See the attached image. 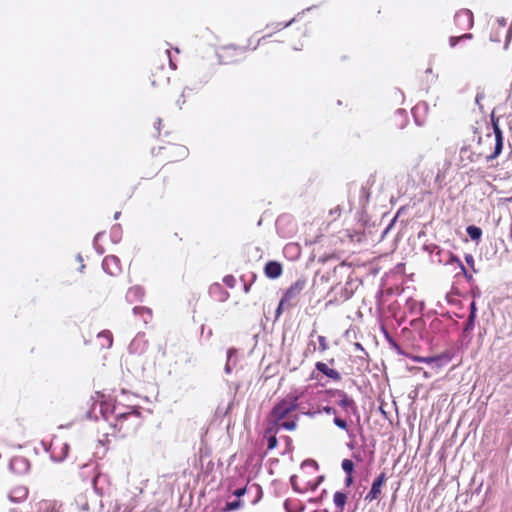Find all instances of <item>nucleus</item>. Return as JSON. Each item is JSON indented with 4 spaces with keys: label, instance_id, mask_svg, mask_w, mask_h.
Masks as SVG:
<instances>
[{
    "label": "nucleus",
    "instance_id": "nucleus-1",
    "mask_svg": "<svg viewBox=\"0 0 512 512\" xmlns=\"http://www.w3.org/2000/svg\"><path fill=\"white\" fill-rule=\"evenodd\" d=\"M308 26L306 23H298L295 20L287 23L283 29L274 33H269L261 38L248 39L246 46L240 47L234 44L220 46L217 51V59L221 65H234L245 58L248 50L262 48L266 54L272 52L277 44L288 43L294 50H301L303 40L308 36Z\"/></svg>",
    "mask_w": 512,
    "mask_h": 512
},
{
    "label": "nucleus",
    "instance_id": "nucleus-2",
    "mask_svg": "<svg viewBox=\"0 0 512 512\" xmlns=\"http://www.w3.org/2000/svg\"><path fill=\"white\" fill-rule=\"evenodd\" d=\"M143 425V416L139 407L129 406L123 412L118 413L113 423L109 425V431L104 432L100 442L109 444L112 438H125L135 434Z\"/></svg>",
    "mask_w": 512,
    "mask_h": 512
},
{
    "label": "nucleus",
    "instance_id": "nucleus-3",
    "mask_svg": "<svg viewBox=\"0 0 512 512\" xmlns=\"http://www.w3.org/2000/svg\"><path fill=\"white\" fill-rule=\"evenodd\" d=\"M188 154L189 150L186 146L172 142H167L165 145L152 149V155L165 162V164L181 161L185 159Z\"/></svg>",
    "mask_w": 512,
    "mask_h": 512
},
{
    "label": "nucleus",
    "instance_id": "nucleus-4",
    "mask_svg": "<svg viewBox=\"0 0 512 512\" xmlns=\"http://www.w3.org/2000/svg\"><path fill=\"white\" fill-rule=\"evenodd\" d=\"M298 405V396L287 395L273 406L269 415L275 422L285 423L286 420L296 415L293 413L297 410Z\"/></svg>",
    "mask_w": 512,
    "mask_h": 512
},
{
    "label": "nucleus",
    "instance_id": "nucleus-5",
    "mask_svg": "<svg viewBox=\"0 0 512 512\" xmlns=\"http://www.w3.org/2000/svg\"><path fill=\"white\" fill-rule=\"evenodd\" d=\"M306 280L304 278L297 279L292 283L284 292L281 300L282 304H287V307H294L298 304L300 295L305 289Z\"/></svg>",
    "mask_w": 512,
    "mask_h": 512
},
{
    "label": "nucleus",
    "instance_id": "nucleus-6",
    "mask_svg": "<svg viewBox=\"0 0 512 512\" xmlns=\"http://www.w3.org/2000/svg\"><path fill=\"white\" fill-rule=\"evenodd\" d=\"M321 479H322V477H319L315 481L306 479V472L304 470V465H303L300 475H293L290 478V482H291V485H292V488L294 491L299 492V493H305L309 490H315L318 487Z\"/></svg>",
    "mask_w": 512,
    "mask_h": 512
},
{
    "label": "nucleus",
    "instance_id": "nucleus-7",
    "mask_svg": "<svg viewBox=\"0 0 512 512\" xmlns=\"http://www.w3.org/2000/svg\"><path fill=\"white\" fill-rule=\"evenodd\" d=\"M298 415L293 416L286 420L285 423L275 422L274 419L268 414L266 421L267 427L265 429L264 435H277L280 429H285L287 431H294L298 426Z\"/></svg>",
    "mask_w": 512,
    "mask_h": 512
},
{
    "label": "nucleus",
    "instance_id": "nucleus-8",
    "mask_svg": "<svg viewBox=\"0 0 512 512\" xmlns=\"http://www.w3.org/2000/svg\"><path fill=\"white\" fill-rule=\"evenodd\" d=\"M125 409L121 403L113 400L111 397L100 396V412L105 419H108L111 415L118 417V413L123 412Z\"/></svg>",
    "mask_w": 512,
    "mask_h": 512
},
{
    "label": "nucleus",
    "instance_id": "nucleus-9",
    "mask_svg": "<svg viewBox=\"0 0 512 512\" xmlns=\"http://www.w3.org/2000/svg\"><path fill=\"white\" fill-rule=\"evenodd\" d=\"M387 481L385 472H381L377 478L373 481L370 491L366 494L365 500L372 502L380 498L382 494V487Z\"/></svg>",
    "mask_w": 512,
    "mask_h": 512
},
{
    "label": "nucleus",
    "instance_id": "nucleus-10",
    "mask_svg": "<svg viewBox=\"0 0 512 512\" xmlns=\"http://www.w3.org/2000/svg\"><path fill=\"white\" fill-rule=\"evenodd\" d=\"M454 23L462 30H469L473 26V14L468 9H461L454 16Z\"/></svg>",
    "mask_w": 512,
    "mask_h": 512
},
{
    "label": "nucleus",
    "instance_id": "nucleus-11",
    "mask_svg": "<svg viewBox=\"0 0 512 512\" xmlns=\"http://www.w3.org/2000/svg\"><path fill=\"white\" fill-rule=\"evenodd\" d=\"M103 269L111 276H118L122 273L120 259L114 255H107L102 262Z\"/></svg>",
    "mask_w": 512,
    "mask_h": 512
},
{
    "label": "nucleus",
    "instance_id": "nucleus-12",
    "mask_svg": "<svg viewBox=\"0 0 512 512\" xmlns=\"http://www.w3.org/2000/svg\"><path fill=\"white\" fill-rule=\"evenodd\" d=\"M413 361L418 363H426V364H432L435 363L437 367H441L444 364H447L451 360V356L449 353H442L437 356L432 357H422V356H414Z\"/></svg>",
    "mask_w": 512,
    "mask_h": 512
},
{
    "label": "nucleus",
    "instance_id": "nucleus-13",
    "mask_svg": "<svg viewBox=\"0 0 512 512\" xmlns=\"http://www.w3.org/2000/svg\"><path fill=\"white\" fill-rule=\"evenodd\" d=\"M28 488L23 484H15L8 492L10 501L14 503H21L28 497Z\"/></svg>",
    "mask_w": 512,
    "mask_h": 512
},
{
    "label": "nucleus",
    "instance_id": "nucleus-14",
    "mask_svg": "<svg viewBox=\"0 0 512 512\" xmlns=\"http://www.w3.org/2000/svg\"><path fill=\"white\" fill-rule=\"evenodd\" d=\"M493 132L495 135V148H494V152L486 157L487 161H491V160H494L495 158H497L501 154L502 149H503V139L504 138H503V132H502L501 128L495 127Z\"/></svg>",
    "mask_w": 512,
    "mask_h": 512
},
{
    "label": "nucleus",
    "instance_id": "nucleus-15",
    "mask_svg": "<svg viewBox=\"0 0 512 512\" xmlns=\"http://www.w3.org/2000/svg\"><path fill=\"white\" fill-rule=\"evenodd\" d=\"M282 272V265L277 261H269L266 263L264 267V273L270 279H276L280 277Z\"/></svg>",
    "mask_w": 512,
    "mask_h": 512
},
{
    "label": "nucleus",
    "instance_id": "nucleus-16",
    "mask_svg": "<svg viewBox=\"0 0 512 512\" xmlns=\"http://www.w3.org/2000/svg\"><path fill=\"white\" fill-rule=\"evenodd\" d=\"M315 367L318 371H320L321 373H323L325 376H327L328 378L334 380V381H339L341 379V375L340 373L335 370V369H332V368H329L327 366V364L323 363V362H317L315 364Z\"/></svg>",
    "mask_w": 512,
    "mask_h": 512
},
{
    "label": "nucleus",
    "instance_id": "nucleus-17",
    "mask_svg": "<svg viewBox=\"0 0 512 512\" xmlns=\"http://www.w3.org/2000/svg\"><path fill=\"white\" fill-rule=\"evenodd\" d=\"M338 394L340 396L338 404L346 411H352L353 413H357V406L354 400L343 391H339Z\"/></svg>",
    "mask_w": 512,
    "mask_h": 512
},
{
    "label": "nucleus",
    "instance_id": "nucleus-18",
    "mask_svg": "<svg viewBox=\"0 0 512 512\" xmlns=\"http://www.w3.org/2000/svg\"><path fill=\"white\" fill-rule=\"evenodd\" d=\"M169 83V77L166 76L163 68H157V70L151 75V84L153 86H164Z\"/></svg>",
    "mask_w": 512,
    "mask_h": 512
},
{
    "label": "nucleus",
    "instance_id": "nucleus-19",
    "mask_svg": "<svg viewBox=\"0 0 512 512\" xmlns=\"http://www.w3.org/2000/svg\"><path fill=\"white\" fill-rule=\"evenodd\" d=\"M101 348H110L113 344V335L109 330H103L97 335Z\"/></svg>",
    "mask_w": 512,
    "mask_h": 512
},
{
    "label": "nucleus",
    "instance_id": "nucleus-20",
    "mask_svg": "<svg viewBox=\"0 0 512 512\" xmlns=\"http://www.w3.org/2000/svg\"><path fill=\"white\" fill-rule=\"evenodd\" d=\"M133 312L136 316H139L140 320L144 324H147L152 320V311L149 308L137 306L133 309Z\"/></svg>",
    "mask_w": 512,
    "mask_h": 512
},
{
    "label": "nucleus",
    "instance_id": "nucleus-21",
    "mask_svg": "<svg viewBox=\"0 0 512 512\" xmlns=\"http://www.w3.org/2000/svg\"><path fill=\"white\" fill-rule=\"evenodd\" d=\"M348 496L346 493L336 491L333 495V502L337 508V512H343L347 503Z\"/></svg>",
    "mask_w": 512,
    "mask_h": 512
},
{
    "label": "nucleus",
    "instance_id": "nucleus-22",
    "mask_svg": "<svg viewBox=\"0 0 512 512\" xmlns=\"http://www.w3.org/2000/svg\"><path fill=\"white\" fill-rule=\"evenodd\" d=\"M449 263L450 264H454L455 266H457L468 280H472L473 279L472 275L468 274L465 266L463 265V263L461 262V260L458 257H456L453 254H451L450 255V259H449Z\"/></svg>",
    "mask_w": 512,
    "mask_h": 512
},
{
    "label": "nucleus",
    "instance_id": "nucleus-23",
    "mask_svg": "<svg viewBox=\"0 0 512 512\" xmlns=\"http://www.w3.org/2000/svg\"><path fill=\"white\" fill-rule=\"evenodd\" d=\"M466 232L472 240H479L482 235V230L474 225L468 226Z\"/></svg>",
    "mask_w": 512,
    "mask_h": 512
},
{
    "label": "nucleus",
    "instance_id": "nucleus-24",
    "mask_svg": "<svg viewBox=\"0 0 512 512\" xmlns=\"http://www.w3.org/2000/svg\"><path fill=\"white\" fill-rule=\"evenodd\" d=\"M472 37L473 35L471 33H464L459 36H452L449 39V43L451 47H455L460 40L471 39Z\"/></svg>",
    "mask_w": 512,
    "mask_h": 512
},
{
    "label": "nucleus",
    "instance_id": "nucleus-25",
    "mask_svg": "<svg viewBox=\"0 0 512 512\" xmlns=\"http://www.w3.org/2000/svg\"><path fill=\"white\" fill-rule=\"evenodd\" d=\"M242 506H243V502L241 500L227 502L223 511L228 512V511L237 510V509L241 508Z\"/></svg>",
    "mask_w": 512,
    "mask_h": 512
},
{
    "label": "nucleus",
    "instance_id": "nucleus-26",
    "mask_svg": "<svg viewBox=\"0 0 512 512\" xmlns=\"http://www.w3.org/2000/svg\"><path fill=\"white\" fill-rule=\"evenodd\" d=\"M341 467L346 474H353L354 464L350 459H344L342 461Z\"/></svg>",
    "mask_w": 512,
    "mask_h": 512
},
{
    "label": "nucleus",
    "instance_id": "nucleus-27",
    "mask_svg": "<svg viewBox=\"0 0 512 512\" xmlns=\"http://www.w3.org/2000/svg\"><path fill=\"white\" fill-rule=\"evenodd\" d=\"M264 437L267 439L268 450H273L277 447L278 440L275 435H264Z\"/></svg>",
    "mask_w": 512,
    "mask_h": 512
},
{
    "label": "nucleus",
    "instance_id": "nucleus-28",
    "mask_svg": "<svg viewBox=\"0 0 512 512\" xmlns=\"http://www.w3.org/2000/svg\"><path fill=\"white\" fill-rule=\"evenodd\" d=\"M318 342H319V351L320 352H325L328 348H329V344H328V341H327V338L325 336H318Z\"/></svg>",
    "mask_w": 512,
    "mask_h": 512
},
{
    "label": "nucleus",
    "instance_id": "nucleus-29",
    "mask_svg": "<svg viewBox=\"0 0 512 512\" xmlns=\"http://www.w3.org/2000/svg\"><path fill=\"white\" fill-rule=\"evenodd\" d=\"M333 422L340 429L348 431V424H347L346 420L339 418V417H335Z\"/></svg>",
    "mask_w": 512,
    "mask_h": 512
},
{
    "label": "nucleus",
    "instance_id": "nucleus-30",
    "mask_svg": "<svg viewBox=\"0 0 512 512\" xmlns=\"http://www.w3.org/2000/svg\"><path fill=\"white\" fill-rule=\"evenodd\" d=\"M223 283L229 287V288H233L235 285H236V279L233 275H226L224 278H223Z\"/></svg>",
    "mask_w": 512,
    "mask_h": 512
},
{
    "label": "nucleus",
    "instance_id": "nucleus-31",
    "mask_svg": "<svg viewBox=\"0 0 512 512\" xmlns=\"http://www.w3.org/2000/svg\"><path fill=\"white\" fill-rule=\"evenodd\" d=\"M143 295V291L139 287H132L128 290L127 296H135V297H141Z\"/></svg>",
    "mask_w": 512,
    "mask_h": 512
},
{
    "label": "nucleus",
    "instance_id": "nucleus-32",
    "mask_svg": "<svg viewBox=\"0 0 512 512\" xmlns=\"http://www.w3.org/2000/svg\"><path fill=\"white\" fill-rule=\"evenodd\" d=\"M475 319H476V317H474V314L470 313L469 316H468L466 325H465V329H464L465 331H469V330L473 329Z\"/></svg>",
    "mask_w": 512,
    "mask_h": 512
},
{
    "label": "nucleus",
    "instance_id": "nucleus-33",
    "mask_svg": "<svg viewBox=\"0 0 512 512\" xmlns=\"http://www.w3.org/2000/svg\"><path fill=\"white\" fill-rule=\"evenodd\" d=\"M290 307H287V304H282V300H280L279 305L275 311V317L278 319L280 315L282 314L284 309H289Z\"/></svg>",
    "mask_w": 512,
    "mask_h": 512
},
{
    "label": "nucleus",
    "instance_id": "nucleus-34",
    "mask_svg": "<svg viewBox=\"0 0 512 512\" xmlns=\"http://www.w3.org/2000/svg\"><path fill=\"white\" fill-rule=\"evenodd\" d=\"M330 215L334 218H338L341 215V208L339 206L330 210Z\"/></svg>",
    "mask_w": 512,
    "mask_h": 512
},
{
    "label": "nucleus",
    "instance_id": "nucleus-35",
    "mask_svg": "<svg viewBox=\"0 0 512 512\" xmlns=\"http://www.w3.org/2000/svg\"><path fill=\"white\" fill-rule=\"evenodd\" d=\"M465 261L471 268L474 269V258L471 254L465 255Z\"/></svg>",
    "mask_w": 512,
    "mask_h": 512
},
{
    "label": "nucleus",
    "instance_id": "nucleus-36",
    "mask_svg": "<svg viewBox=\"0 0 512 512\" xmlns=\"http://www.w3.org/2000/svg\"><path fill=\"white\" fill-rule=\"evenodd\" d=\"M247 492V488L244 487V488H239V489H236L234 491V495L238 498H240L241 496H243L245 493Z\"/></svg>",
    "mask_w": 512,
    "mask_h": 512
},
{
    "label": "nucleus",
    "instance_id": "nucleus-37",
    "mask_svg": "<svg viewBox=\"0 0 512 512\" xmlns=\"http://www.w3.org/2000/svg\"><path fill=\"white\" fill-rule=\"evenodd\" d=\"M323 411H324L326 414H328V415H331V414L336 415V410H335V408L330 407V406H325V407H323Z\"/></svg>",
    "mask_w": 512,
    "mask_h": 512
},
{
    "label": "nucleus",
    "instance_id": "nucleus-38",
    "mask_svg": "<svg viewBox=\"0 0 512 512\" xmlns=\"http://www.w3.org/2000/svg\"><path fill=\"white\" fill-rule=\"evenodd\" d=\"M354 479H353V475L352 474H347V477L345 479V485L347 487H349L350 485H352Z\"/></svg>",
    "mask_w": 512,
    "mask_h": 512
},
{
    "label": "nucleus",
    "instance_id": "nucleus-39",
    "mask_svg": "<svg viewBox=\"0 0 512 512\" xmlns=\"http://www.w3.org/2000/svg\"><path fill=\"white\" fill-rule=\"evenodd\" d=\"M166 54H167V57L169 58V64H170V67L175 70L177 68L176 64L172 61L171 57H170V51L169 50H166Z\"/></svg>",
    "mask_w": 512,
    "mask_h": 512
},
{
    "label": "nucleus",
    "instance_id": "nucleus-40",
    "mask_svg": "<svg viewBox=\"0 0 512 512\" xmlns=\"http://www.w3.org/2000/svg\"><path fill=\"white\" fill-rule=\"evenodd\" d=\"M470 313H473L474 317H476L477 307L475 301H472L470 304Z\"/></svg>",
    "mask_w": 512,
    "mask_h": 512
},
{
    "label": "nucleus",
    "instance_id": "nucleus-41",
    "mask_svg": "<svg viewBox=\"0 0 512 512\" xmlns=\"http://www.w3.org/2000/svg\"><path fill=\"white\" fill-rule=\"evenodd\" d=\"M491 124H492L493 130L495 129V127H500L499 123H498V119L494 118V116L491 117Z\"/></svg>",
    "mask_w": 512,
    "mask_h": 512
},
{
    "label": "nucleus",
    "instance_id": "nucleus-42",
    "mask_svg": "<svg viewBox=\"0 0 512 512\" xmlns=\"http://www.w3.org/2000/svg\"><path fill=\"white\" fill-rule=\"evenodd\" d=\"M250 288H251V283H249V284H245V285H244V291H245V293H249Z\"/></svg>",
    "mask_w": 512,
    "mask_h": 512
},
{
    "label": "nucleus",
    "instance_id": "nucleus-43",
    "mask_svg": "<svg viewBox=\"0 0 512 512\" xmlns=\"http://www.w3.org/2000/svg\"><path fill=\"white\" fill-rule=\"evenodd\" d=\"M119 216H120V212H116L115 215H114V218L118 219Z\"/></svg>",
    "mask_w": 512,
    "mask_h": 512
}]
</instances>
